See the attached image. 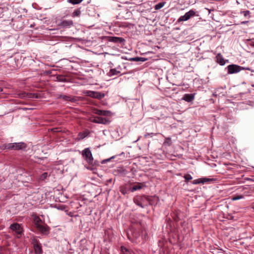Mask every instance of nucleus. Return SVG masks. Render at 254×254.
<instances>
[{
	"label": "nucleus",
	"instance_id": "nucleus-1",
	"mask_svg": "<svg viewBox=\"0 0 254 254\" xmlns=\"http://www.w3.org/2000/svg\"><path fill=\"white\" fill-rule=\"evenodd\" d=\"M127 237L132 243H144L147 239V233L145 230H142L140 228L132 227L127 232Z\"/></svg>",
	"mask_w": 254,
	"mask_h": 254
},
{
	"label": "nucleus",
	"instance_id": "nucleus-2",
	"mask_svg": "<svg viewBox=\"0 0 254 254\" xmlns=\"http://www.w3.org/2000/svg\"><path fill=\"white\" fill-rule=\"evenodd\" d=\"M149 196L137 195L133 198L134 202L141 208L147 206V201L149 200Z\"/></svg>",
	"mask_w": 254,
	"mask_h": 254
},
{
	"label": "nucleus",
	"instance_id": "nucleus-3",
	"mask_svg": "<svg viewBox=\"0 0 254 254\" xmlns=\"http://www.w3.org/2000/svg\"><path fill=\"white\" fill-rule=\"evenodd\" d=\"M82 155L84 159L89 164H92L93 157L92 153L89 148H86L82 151Z\"/></svg>",
	"mask_w": 254,
	"mask_h": 254
},
{
	"label": "nucleus",
	"instance_id": "nucleus-4",
	"mask_svg": "<svg viewBox=\"0 0 254 254\" xmlns=\"http://www.w3.org/2000/svg\"><path fill=\"white\" fill-rule=\"evenodd\" d=\"M90 121L94 123L103 125H108L111 122V121L108 118L100 117H96L93 118H91L90 119Z\"/></svg>",
	"mask_w": 254,
	"mask_h": 254
},
{
	"label": "nucleus",
	"instance_id": "nucleus-5",
	"mask_svg": "<svg viewBox=\"0 0 254 254\" xmlns=\"http://www.w3.org/2000/svg\"><path fill=\"white\" fill-rule=\"evenodd\" d=\"M243 67L237 64H230L227 66L228 73L229 74H233L237 73L242 70Z\"/></svg>",
	"mask_w": 254,
	"mask_h": 254
},
{
	"label": "nucleus",
	"instance_id": "nucleus-6",
	"mask_svg": "<svg viewBox=\"0 0 254 254\" xmlns=\"http://www.w3.org/2000/svg\"><path fill=\"white\" fill-rule=\"evenodd\" d=\"M9 228L12 231L15 232V233L17 235H21L23 233V228L18 223H14L10 225Z\"/></svg>",
	"mask_w": 254,
	"mask_h": 254
},
{
	"label": "nucleus",
	"instance_id": "nucleus-7",
	"mask_svg": "<svg viewBox=\"0 0 254 254\" xmlns=\"http://www.w3.org/2000/svg\"><path fill=\"white\" fill-rule=\"evenodd\" d=\"M195 14V12L193 10H190L188 12L186 13L184 15L181 16L178 19V22H180L181 21H187L189 20L191 17L194 16Z\"/></svg>",
	"mask_w": 254,
	"mask_h": 254
},
{
	"label": "nucleus",
	"instance_id": "nucleus-8",
	"mask_svg": "<svg viewBox=\"0 0 254 254\" xmlns=\"http://www.w3.org/2000/svg\"><path fill=\"white\" fill-rule=\"evenodd\" d=\"M87 95L91 97L100 99L104 97L105 94L101 92L89 91L87 92Z\"/></svg>",
	"mask_w": 254,
	"mask_h": 254
},
{
	"label": "nucleus",
	"instance_id": "nucleus-9",
	"mask_svg": "<svg viewBox=\"0 0 254 254\" xmlns=\"http://www.w3.org/2000/svg\"><path fill=\"white\" fill-rule=\"evenodd\" d=\"M93 112L94 114L99 116H111L112 115V113L110 111L101 110L94 108L93 109Z\"/></svg>",
	"mask_w": 254,
	"mask_h": 254
},
{
	"label": "nucleus",
	"instance_id": "nucleus-10",
	"mask_svg": "<svg viewBox=\"0 0 254 254\" xmlns=\"http://www.w3.org/2000/svg\"><path fill=\"white\" fill-rule=\"evenodd\" d=\"M215 181V179L212 178H199L198 179H196L193 181L192 184L194 185H197L199 184H204L205 183H210L212 182Z\"/></svg>",
	"mask_w": 254,
	"mask_h": 254
},
{
	"label": "nucleus",
	"instance_id": "nucleus-11",
	"mask_svg": "<svg viewBox=\"0 0 254 254\" xmlns=\"http://www.w3.org/2000/svg\"><path fill=\"white\" fill-rule=\"evenodd\" d=\"M58 99H63L65 101H70L72 103H75L77 101V100L75 97H72L71 96H67L65 95H60L58 97Z\"/></svg>",
	"mask_w": 254,
	"mask_h": 254
},
{
	"label": "nucleus",
	"instance_id": "nucleus-12",
	"mask_svg": "<svg viewBox=\"0 0 254 254\" xmlns=\"http://www.w3.org/2000/svg\"><path fill=\"white\" fill-rule=\"evenodd\" d=\"M13 149L16 150H24L27 147L26 144L23 142L13 143Z\"/></svg>",
	"mask_w": 254,
	"mask_h": 254
},
{
	"label": "nucleus",
	"instance_id": "nucleus-13",
	"mask_svg": "<svg viewBox=\"0 0 254 254\" xmlns=\"http://www.w3.org/2000/svg\"><path fill=\"white\" fill-rule=\"evenodd\" d=\"M73 25V21L71 20H64L62 21L59 24V26L63 28L70 27Z\"/></svg>",
	"mask_w": 254,
	"mask_h": 254
},
{
	"label": "nucleus",
	"instance_id": "nucleus-14",
	"mask_svg": "<svg viewBox=\"0 0 254 254\" xmlns=\"http://www.w3.org/2000/svg\"><path fill=\"white\" fill-rule=\"evenodd\" d=\"M33 246L36 254H42L43 251L42 247L37 241L33 243Z\"/></svg>",
	"mask_w": 254,
	"mask_h": 254
},
{
	"label": "nucleus",
	"instance_id": "nucleus-15",
	"mask_svg": "<svg viewBox=\"0 0 254 254\" xmlns=\"http://www.w3.org/2000/svg\"><path fill=\"white\" fill-rule=\"evenodd\" d=\"M37 228L43 234H48L50 230L49 227L47 225H38Z\"/></svg>",
	"mask_w": 254,
	"mask_h": 254
},
{
	"label": "nucleus",
	"instance_id": "nucleus-16",
	"mask_svg": "<svg viewBox=\"0 0 254 254\" xmlns=\"http://www.w3.org/2000/svg\"><path fill=\"white\" fill-rule=\"evenodd\" d=\"M89 133L90 131L88 129H85L83 132H79L77 137V140H80L84 139L87 136Z\"/></svg>",
	"mask_w": 254,
	"mask_h": 254
},
{
	"label": "nucleus",
	"instance_id": "nucleus-17",
	"mask_svg": "<svg viewBox=\"0 0 254 254\" xmlns=\"http://www.w3.org/2000/svg\"><path fill=\"white\" fill-rule=\"evenodd\" d=\"M216 62L221 65L225 64L226 61L224 59L222 55L220 53L217 54L216 56Z\"/></svg>",
	"mask_w": 254,
	"mask_h": 254
},
{
	"label": "nucleus",
	"instance_id": "nucleus-18",
	"mask_svg": "<svg viewBox=\"0 0 254 254\" xmlns=\"http://www.w3.org/2000/svg\"><path fill=\"white\" fill-rule=\"evenodd\" d=\"M109 40L116 43H121L125 41L124 38L117 37H109Z\"/></svg>",
	"mask_w": 254,
	"mask_h": 254
},
{
	"label": "nucleus",
	"instance_id": "nucleus-19",
	"mask_svg": "<svg viewBox=\"0 0 254 254\" xmlns=\"http://www.w3.org/2000/svg\"><path fill=\"white\" fill-rule=\"evenodd\" d=\"M194 98V94H186L183 97V99L188 102H191Z\"/></svg>",
	"mask_w": 254,
	"mask_h": 254
},
{
	"label": "nucleus",
	"instance_id": "nucleus-20",
	"mask_svg": "<svg viewBox=\"0 0 254 254\" xmlns=\"http://www.w3.org/2000/svg\"><path fill=\"white\" fill-rule=\"evenodd\" d=\"M148 60L147 58L144 57H135L128 59V60L134 62H143Z\"/></svg>",
	"mask_w": 254,
	"mask_h": 254
},
{
	"label": "nucleus",
	"instance_id": "nucleus-21",
	"mask_svg": "<svg viewBox=\"0 0 254 254\" xmlns=\"http://www.w3.org/2000/svg\"><path fill=\"white\" fill-rule=\"evenodd\" d=\"M120 71L117 70L116 68H112L110 70L109 72L107 73L109 76H112L113 75H118L120 73Z\"/></svg>",
	"mask_w": 254,
	"mask_h": 254
},
{
	"label": "nucleus",
	"instance_id": "nucleus-22",
	"mask_svg": "<svg viewBox=\"0 0 254 254\" xmlns=\"http://www.w3.org/2000/svg\"><path fill=\"white\" fill-rule=\"evenodd\" d=\"M121 252L120 254H131L130 251L124 246L121 247Z\"/></svg>",
	"mask_w": 254,
	"mask_h": 254
},
{
	"label": "nucleus",
	"instance_id": "nucleus-23",
	"mask_svg": "<svg viewBox=\"0 0 254 254\" xmlns=\"http://www.w3.org/2000/svg\"><path fill=\"white\" fill-rule=\"evenodd\" d=\"M27 93L24 91L17 92L15 93V96L16 97L20 98H26Z\"/></svg>",
	"mask_w": 254,
	"mask_h": 254
},
{
	"label": "nucleus",
	"instance_id": "nucleus-24",
	"mask_svg": "<svg viewBox=\"0 0 254 254\" xmlns=\"http://www.w3.org/2000/svg\"><path fill=\"white\" fill-rule=\"evenodd\" d=\"M120 191L123 194L125 195L128 193V190L127 187V186L125 185L120 187Z\"/></svg>",
	"mask_w": 254,
	"mask_h": 254
},
{
	"label": "nucleus",
	"instance_id": "nucleus-25",
	"mask_svg": "<svg viewBox=\"0 0 254 254\" xmlns=\"http://www.w3.org/2000/svg\"><path fill=\"white\" fill-rule=\"evenodd\" d=\"M142 184L141 183H138L137 185H134L131 188V191L133 192L138 190H140L142 188Z\"/></svg>",
	"mask_w": 254,
	"mask_h": 254
},
{
	"label": "nucleus",
	"instance_id": "nucleus-26",
	"mask_svg": "<svg viewBox=\"0 0 254 254\" xmlns=\"http://www.w3.org/2000/svg\"><path fill=\"white\" fill-rule=\"evenodd\" d=\"M34 222L36 225V227L37 228L38 225H40V223L42 222V220L38 216H35L34 217Z\"/></svg>",
	"mask_w": 254,
	"mask_h": 254
},
{
	"label": "nucleus",
	"instance_id": "nucleus-27",
	"mask_svg": "<svg viewBox=\"0 0 254 254\" xmlns=\"http://www.w3.org/2000/svg\"><path fill=\"white\" fill-rule=\"evenodd\" d=\"M57 80L61 82H66L67 81L66 78L64 75H58L56 77Z\"/></svg>",
	"mask_w": 254,
	"mask_h": 254
},
{
	"label": "nucleus",
	"instance_id": "nucleus-28",
	"mask_svg": "<svg viewBox=\"0 0 254 254\" xmlns=\"http://www.w3.org/2000/svg\"><path fill=\"white\" fill-rule=\"evenodd\" d=\"M13 143H9L4 145V148L6 149L12 150L13 149Z\"/></svg>",
	"mask_w": 254,
	"mask_h": 254
},
{
	"label": "nucleus",
	"instance_id": "nucleus-29",
	"mask_svg": "<svg viewBox=\"0 0 254 254\" xmlns=\"http://www.w3.org/2000/svg\"><path fill=\"white\" fill-rule=\"evenodd\" d=\"M26 98H37L38 96L35 93H27Z\"/></svg>",
	"mask_w": 254,
	"mask_h": 254
},
{
	"label": "nucleus",
	"instance_id": "nucleus-30",
	"mask_svg": "<svg viewBox=\"0 0 254 254\" xmlns=\"http://www.w3.org/2000/svg\"><path fill=\"white\" fill-rule=\"evenodd\" d=\"M49 175H48L47 172H44L40 176L39 178V180L40 181H44L45 180Z\"/></svg>",
	"mask_w": 254,
	"mask_h": 254
},
{
	"label": "nucleus",
	"instance_id": "nucleus-31",
	"mask_svg": "<svg viewBox=\"0 0 254 254\" xmlns=\"http://www.w3.org/2000/svg\"><path fill=\"white\" fill-rule=\"evenodd\" d=\"M81 13V11L79 8L76 9L72 13V17L78 16L80 15Z\"/></svg>",
	"mask_w": 254,
	"mask_h": 254
},
{
	"label": "nucleus",
	"instance_id": "nucleus-32",
	"mask_svg": "<svg viewBox=\"0 0 254 254\" xmlns=\"http://www.w3.org/2000/svg\"><path fill=\"white\" fill-rule=\"evenodd\" d=\"M164 4H165L164 2L158 3V4H157L155 5V7H154L155 9H156V10L160 9L164 5Z\"/></svg>",
	"mask_w": 254,
	"mask_h": 254
},
{
	"label": "nucleus",
	"instance_id": "nucleus-33",
	"mask_svg": "<svg viewBox=\"0 0 254 254\" xmlns=\"http://www.w3.org/2000/svg\"><path fill=\"white\" fill-rule=\"evenodd\" d=\"M184 178L185 179V182L188 183L189 181L192 179V177L190 174H186L184 175Z\"/></svg>",
	"mask_w": 254,
	"mask_h": 254
},
{
	"label": "nucleus",
	"instance_id": "nucleus-34",
	"mask_svg": "<svg viewBox=\"0 0 254 254\" xmlns=\"http://www.w3.org/2000/svg\"><path fill=\"white\" fill-rule=\"evenodd\" d=\"M83 0H68V1L73 4H78L81 2Z\"/></svg>",
	"mask_w": 254,
	"mask_h": 254
},
{
	"label": "nucleus",
	"instance_id": "nucleus-35",
	"mask_svg": "<svg viewBox=\"0 0 254 254\" xmlns=\"http://www.w3.org/2000/svg\"><path fill=\"white\" fill-rule=\"evenodd\" d=\"M243 198H244V196L243 195H237L234 196L232 198V199L233 200H239V199H242Z\"/></svg>",
	"mask_w": 254,
	"mask_h": 254
},
{
	"label": "nucleus",
	"instance_id": "nucleus-36",
	"mask_svg": "<svg viewBox=\"0 0 254 254\" xmlns=\"http://www.w3.org/2000/svg\"><path fill=\"white\" fill-rule=\"evenodd\" d=\"M247 45L254 47V39H250L247 41Z\"/></svg>",
	"mask_w": 254,
	"mask_h": 254
},
{
	"label": "nucleus",
	"instance_id": "nucleus-37",
	"mask_svg": "<svg viewBox=\"0 0 254 254\" xmlns=\"http://www.w3.org/2000/svg\"><path fill=\"white\" fill-rule=\"evenodd\" d=\"M149 200L147 201V205L149 204V205H153L154 204L153 202V197L152 196H149Z\"/></svg>",
	"mask_w": 254,
	"mask_h": 254
},
{
	"label": "nucleus",
	"instance_id": "nucleus-38",
	"mask_svg": "<svg viewBox=\"0 0 254 254\" xmlns=\"http://www.w3.org/2000/svg\"><path fill=\"white\" fill-rule=\"evenodd\" d=\"M115 157V156H113L111 157V158H110L106 159H104V160H102V161L101 163H102V164H105V163H106L107 162H108L110 161L112 159L114 158Z\"/></svg>",
	"mask_w": 254,
	"mask_h": 254
},
{
	"label": "nucleus",
	"instance_id": "nucleus-39",
	"mask_svg": "<svg viewBox=\"0 0 254 254\" xmlns=\"http://www.w3.org/2000/svg\"><path fill=\"white\" fill-rule=\"evenodd\" d=\"M241 13H243L244 15L246 17L248 15L250 14V12L249 10L241 11Z\"/></svg>",
	"mask_w": 254,
	"mask_h": 254
},
{
	"label": "nucleus",
	"instance_id": "nucleus-40",
	"mask_svg": "<svg viewBox=\"0 0 254 254\" xmlns=\"http://www.w3.org/2000/svg\"><path fill=\"white\" fill-rule=\"evenodd\" d=\"M153 133H146L144 134L145 138H148V137H152L153 135Z\"/></svg>",
	"mask_w": 254,
	"mask_h": 254
},
{
	"label": "nucleus",
	"instance_id": "nucleus-41",
	"mask_svg": "<svg viewBox=\"0 0 254 254\" xmlns=\"http://www.w3.org/2000/svg\"><path fill=\"white\" fill-rule=\"evenodd\" d=\"M153 53L152 52L148 51L146 52L145 53H141V55H149V54H152Z\"/></svg>",
	"mask_w": 254,
	"mask_h": 254
},
{
	"label": "nucleus",
	"instance_id": "nucleus-42",
	"mask_svg": "<svg viewBox=\"0 0 254 254\" xmlns=\"http://www.w3.org/2000/svg\"><path fill=\"white\" fill-rule=\"evenodd\" d=\"M244 180H245V181H252V182L254 181V180L253 179H251V178H245L244 179Z\"/></svg>",
	"mask_w": 254,
	"mask_h": 254
},
{
	"label": "nucleus",
	"instance_id": "nucleus-43",
	"mask_svg": "<svg viewBox=\"0 0 254 254\" xmlns=\"http://www.w3.org/2000/svg\"><path fill=\"white\" fill-rule=\"evenodd\" d=\"M243 69L251 70L252 72H254V70H251L249 67H243Z\"/></svg>",
	"mask_w": 254,
	"mask_h": 254
},
{
	"label": "nucleus",
	"instance_id": "nucleus-44",
	"mask_svg": "<svg viewBox=\"0 0 254 254\" xmlns=\"http://www.w3.org/2000/svg\"><path fill=\"white\" fill-rule=\"evenodd\" d=\"M243 1H245V3H250L251 2L250 0H242Z\"/></svg>",
	"mask_w": 254,
	"mask_h": 254
},
{
	"label": "nucleus",
	"instance_id": "nucleus-45",
	"mask_svg": "<svg viewBox=\"0 0 254 254\" xmlns=\"http://www.w3.org/2000/svg\"><path fill=\"white\" fill-rule=\"evenodd\" d=\"M2 91V89L0 87V93Z\"/></svg>",
	"mask_w": 254,
	"mask_h": 254
},
{
	"label": "nucleus",
	"instance_id": "nucleus-46",
	"mask_svg": "<svg viewBox=\"0 0 254 254\" xmlns=\"http://www.w3.org/2000/svg\"><path fill=\"white\" fill-rule=\"evenodd\" d=\"M237 3L238 4H240V2H239V0H237Z\"/></svg>",
	"mask_w": 254,
	"mask_h": 254
},
{
	"label": "nucleus",
	"instance_id": "nucleus-47",
	"mask_svg": "<svg viewBox=\"0 0 254 254\" xmlns=\"http://www.w3.org/2000/svg\"><path fill=\"white\" fill-rule=\"evenodd\" d=\"M156 48H160V47H158V46H156Z\"/></svg>",
	"mask_w": 254,
	"mask_h": 254
}]
</instances>
